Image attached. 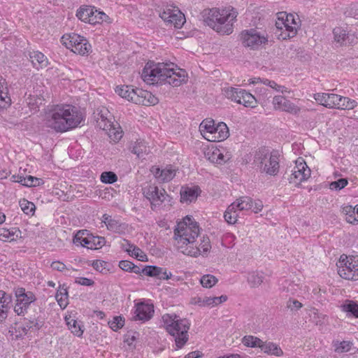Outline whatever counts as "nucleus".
Returning <instances> with one entry per match:
<instances>
[{"instance_id": "aec40b11", "label": "nucleus", "mask_w": 358, "mask_h": 358, "mask_svg": "<svg viewBox=\"0 0 358 358\" xmlns=\"http://www.w3.org/2000/svg\"><path fill=\"white\" fill-rule=\"evenodd\" d=\"M141 78L144 83L149 85H154L157 80V64L153 61H148L141 73Z\"/></svg>"}, {"instance_id": "4be33fe9", "label": "nucleus", "mask_w": 358, "mask_h": 358, "mask_svg": "<svg viewBox=\"0 0 358 358\" xmlns=\"http://www.w3.org/2000/svg\"><path fill=\"white\" fill-rule=\"evenodd\" d=\"M92 234H90L87 230H80L74 236L73 242L77 246H82L87 249L92 250L91 238Z\"/></svg>"}, {"instance_id": "a19ab883", "label": "nucleus", "mask_w": 358, "mask_h": 358, "mask_svg": "<svg viewBox=\"0 0 358 358\" xmlns=\"http://www.w3.org/2000/svg\"><path fill=\"white\" fill-rule=\"evenodd\" d=\"M260 348L264 352L267 354L276 356H280L282 354V350L277 345L271 342L266 343L262 341Z\"/></svg>"}, {"instance_id": "f704fd0d", "label": "nucleus", "mask_w": 358, "mask_h": 358, "mask_svg": "<svg viewBox=\"0 0 358 358\" xmlns=\"http://www.w3.org/2000/svg\"><path fill=\"white\" fill-rule=\"evenodd\" d=\"M143 194L146 199L150 202L151 208L155 210L156 207L155 201H157V186L148 185L143 189Z\"/></svg>"}, {"instance_id": "c756f323", "label": "nucleus", "mask_w": 358, "mask_h": 358, "mask_svg": "<svg viewBox=\"0 0 358 358\" xmlns=\"http://www.w3.org/2000/svg\"><path fill=\"white\" fill-rule=\"evenodd\" d=\"M342 213L345 215V220L350 224H358V205L355 207L345 206L342 208Z\"/></svg>"}, {"instance_id": "423d86ee", "label": "nucleus", "mask_w": 358, "mask_h": 358, "mask_svg": "<svg viewBox=\"0 0 358 358\" xmlns=\"http://www.w3.org/2000/svg\"><path fill=\"white\" fill-rule=\"evenodd\" d=\"M279 157L280 155L277 150L269 152L266 148H262L255 152L254 163L261 173L275 176L280 169Z\"/></svg>"}, {"instance_id": "2f4dec72", "label": "nucleus", "mask_w": 358, "mask_h": 358, "mask_svg": "<svg viewBox=\"0 0 358 358\" xmlns=\"http://www.w3.org/2000/svg\"><path fill=\"white\" fill-rule=\"evenodd\" d=\"M201 132L203 137L208 140L209 136H213L216 134V127L215 126L214 120H203L199 126Z\"/></svg>"}, {"instance_id": "5701e85b", "label": "nucleus", "mask_w": 358, "mask_h": 358, "mask_svg": "<svg viewBox=\"0 0 358 358\" xmlns=\"http://www.w3.org/2000/svg\"><path fill=\"white\" fill-rule=\"evenodd\" d=\"M122 250L127 252L130 256L134 257L141 262L147 259L146 255L137 246L130 243L128 241L124 240L121 244Z\"/></svg>"}, {"instance_id": "79ce46f5", "label": "nucleus", "mask_w": 358, "mask_h": 358, "mask_svg": "<svg viewBox=\"0 0 358 358\" xmlns=\"http://www.w3.org/2000/svg\"><path fill=\"white\" fill-rule=\"evenodd\" d=\"M65 320L69 329L74 335L77 336H81L83 335V330L77 320H74L71 316L66 317Z\"/></svg>"}, {"instance_id": "69168bd1", "label": "nucleus", "mask_w": 358, "mask_h": 358, "mask_svg": "<svg viewBox=\"0 0 358 358\" xmlns=\"http://www.w3.org/2000/svg\"><path fill=\"white\" fill-rule=\"evenodd\" d=\"M142 273L148 276H156L157 266H147L142 269Z\"/></svg>"}, {"instance_id": "58836bf2", "label": "nucleus", "mask_w": 358, "mask_h": 358, "mask_svg": "<svg viewBox=\"0 0 358 358\" xmlns=\"http://www.w3.org/2000/svg\"><path fill=\"white\" fill-rule=\"evenodd\" d=\"M247 279L250 287H257L263 282L264 276L262 273L252 271L248 273Z\"/></svg>"}, {"instance_id": "bf43d9fd", "label": "nucleus", "mask_w": 358, "mask_h": 358, "mask_svg": "<svg viewBox=\"0 0 358 358\" xmlns=\"http://www.w3.org/2000/svg\"><path fill=\"white\" fill-rule=\"evenodd\" d=\"M313 322L317 324H322L326 321V315L320 313L317 309L314 308L310 315Z\"/></svg>"}, {"instance_id": "4c0bfd02", "label": "nucleus", "mask_w": 358, "mask_h": 358, "mask_svg": "<svg viewBox=\"0 0 358 358\" xmlns=\"http://www.w3.org/2000/svg\"><path fill=\"white\" fill-rule=\"evenodd\" d=\"M341 310L347 313L348 316L358 318V303L353 301H346L341 306Z\"/></svg>"}, {"instance_id": "f257e3e1", "label": "nucleus", "mask_w": 358, "mask_h": 358, "mask_svg": "<svg viewBox=\"0 0 358 358\" xmlns=\"http://www.w3.org/2000/svg\"><path fill=\"white\" fill-rule=\"evenodd\" d=\"M82 113L72 105H57L46 115L47 126L57 132L77 127L82 122Z\"/></svg>"}, {"instance_id": "4d7b16f0", "label": "nucleus", "mask_w": 358, "mask_h": 358, "mask_svg": "<svg viewBox=\"0 0 358 358\" xmlns=\"http://www.w3.org/2000/svg\"><path fill=\"white\" fill-rule=\"evenodd\" d=\"M200 282L203 287L210 288L217 283V279L213 275L207 274L202 276Z\"/></svg>"}, {"instance_id": "052dcab7", "label": "nucleus", "mask_w": 358, "mask_h": 358, "mask_svg": "<svg viewBox=\"0 0 358 358\" xmlns=\"http://www.w3.org/2000/svg\"><path fill=\"white\" fill-rule=\"evenodd\" d=\"M348 184V181L345 178H340L336 181L331 182L329 184V188L332 190L338 191L344 188Z\"/></svg>"}, {"instance_id": "412c9836", "label": "nucleus", "mask_w": 358, "mask_h": 358, "mask_svg": "<svg viewBox=\"0 0 358 358\" xmlns=\"http://www.w3.org/2000/svg\"><path fill=\"white\" fill-rule=\"evenodd\" d=\"M333 34L335 41L341 45L347 43L352 44L355 43L357 39V37L354 34H351L350 31H347L342 27L334 28Z\"/></svg>"}, {"instance_id": "864d4df0", "label": "nucleus", "mask_w": 358, "mask_h": 358, "mask_svg": "<svg viewBox=\"0 0 358 358\" xmlns=\"http://www.w3.org/2000/svg\"><path fill=\"white\" fill-rule=\"evenodd\" d=\"M92 46L88 43L87 40L85 38L84 41H80L79 45L73 49V52L80 55H88L91 52Z\"/></svg>"}, {"instance_id": "2eb2a0df", "label": "nucleus", "mask_w": 358, "mask_h": 358, "mask_svg": "<svg viewBox=\"0 0 358 358\" xmlns=\"http://www.w3.org/2000/svg\"><path fill=\"white\" fill-rule=\"evenodd\" d=\"M15 296L17 300L14 310L17 315L24 314L29 306L36 300V296L33 292H26L25 289L22 287L17 288L15 290Z\"/></svg>"}, {"instance_id": "37998d69", "label": "nucleus", "mask_w": 358, "mask_h": 358, "mask_svg": "<svg viewBox=\"0 0 358 358\" xmlns=\"http://www.w3.org/2000/svg\"><path fill=\"white\" fill-rule=\"evenodd\" d=\"M94 8L92 6L80 7L76 13V16L83 22L89 23V19L94 13Z\"/></svg>"}, {"instance_id": "f3484780", "label": "nucleus", "mask_w": 358, "mask_h": 358, "mask_svg": "<svg viewBox=\"0 0 358 358\" xmlns=\"http://www.w3.org/2000/svg\"><path fill=\"white\" fill-rule=\"evenodd\" d=\"M135 320L145 322L149 320L154 315L155 309L152 303L142 301L135 305Z\"/></svg>"}, {"instance_id": "39448f33", "label": "nucleus", "mask_w": 358, "mask_h": 358, "mask_svg": "<svg viewBox=\"0 0 358 358\" xmlns=\"http://www.w3.org/2000/svg\"><path fill=\"white\" fill-rule=\"evenodd\" d=\"M187 80L185 70L173 62H158V85L168 84L178 87Z\"/></svg>"}, {"instance_id": "c85d7f7f", "label": "nucleus", "mask_w": 358, "mask_h": 358, "mask_svg": "<svg viewBox=\"0 0 358 358\" xmlns=\"http://www.w3.org/2000/svg\"><path fill=\"white\" fill-rule=\"evenodd\" d=\"M6 80L0 76V108H6L10 106L11 99L8 96V88L5 86Z\"/></svg>"}, {"instance_id": "a211bd4d", "label": "nucleus", "mask_w": 358, "mask_h": 358, "mask_svg": "<svg viewBox=\"0 0 358 358\" xmlns=\"http://www.w3.org/2000/svg\"><path fill=\"white\" fill-rule=\"evenodd\" d=\"M211 248L210 241L208 236H203L199 246L192 245L187 248L184 251V255L197 257L201 254L208 253Z\"/></svg>"}, {"instance_id": "b1692460", "label": "nucleus", "mask_w": 358, "mask_h": 358, "mask_svg": "<svg viewBox=\"0 0 358 358\" xmlns=\"http://www.w3.org/2000/svg\"><path fill=\"white\" fill-rule=\"evenodd\" d=\"M22 237V232L17 227L0 228V241L4 242L15 241Z\"/></svg>"}, {"instance_id": "6e6552de", "label": "nucleus", "mask_w": 358, "mask_h": 358, "mask_svg": "<svg viewBox=\"0 0 358 358\" xmlns=\"http://www.w3.org/2000/svg\"><path fill=\"white\" fill-rule=\"evenodd\" d=\"M115 92L121 97L136 104L154 106L157 103V97L148 90L136 88L129 85L117 86Z\"/></svg>"}, {"instance_id": "1a4fd4ad", "label": "nucleus", "mask_w": 358, "mask_h": 358, "mask_svg": "<svg viewBox=\"0 0 358 358\" xmlns=\"http://www.w3.org/2000/svg\"><path fill=\"white\" fill-rule=\"evenodd\" d=\"M338 273L343 279L358 280V256L343 254L337 263Z\"/></svg>"}, {"instance_id": "9d476101", "label": "nucleus", "mask_w": 358, "mask_h": 358, "mask_svg": "<svg viewBox=\"0 0 358 358\" xmlns=\"http://www.w3.org/2000/svg\"><path fill=\"white\" fill-rule=\"evenodd\" d=\"M223 94L227 99L239 104H243L245 107L255 108L257 104L255 97L241 88L233 87L224 88L223 90Z\"/></svg>"}, {"instance_id": "7c9ffc66", "label": "nucleus", "mask_w": 358, "mask_h": 358, "mask_svg": "<svg viewBox=\"0 0 358 358\" xmlns=\"http://www.w3.org/2000/svg\"><path fill=\"white\" fill-rule=\"evenodd\" d=\"M199 196L198 187H185L180 192V201L189 203L195 201Z\"/></svg>"}, {"instance_id": "603ef678", "label": "nucleus", "mask_w": 358, "mask_h": 358, "mask_svg": "<svg viewBox=\"0 0 358 358\" xmlns=\"http://www.w3.org/2000/svg\"><path fill=\"white\" fill-rule=\"evenodd\" d=\"M280 289L287 294V296H291L296 294L298 290V285L290 280H285Z\"/></svg>"}, {"instance_id": "9b49d317", "label": "nucleus", "mask_w": 358, "mask_h": 358, "mask_svg": "<svg viewBox=\"0 0 358 358\" xmlns=\"http://www.w3.org/2000/svg\"><path fill=\"white\" fill-rule=\"evenodd\" d=\"M310 169L305 161L301 158H299L296 161V165L291 171V173L288 174L286 172L282 178L287 179L289 183L297 186L310 178Z\"/></svg>"}, {"instance_id": "dca6fc26", "label": "nucleus", "mask_w": 358, "mask_h": 358, "mask_svg": "<svg viewBox=\"0 0 358 358\" xmlns=\"http://www.w3.org/2000/svg\"><path fill=\"white\" fill-rule=\"evenodd\" d=\"M272 103L275 110L286 112L294 115H298L301 111L300 107L281 95L275 96L273 99Z\"/></svg>"}, {"instance_id": "de8ad7c7", "label": "nucleus", "mask_w": 358, "mask_h": 358, "mask_svg": "<svg viewBox=\"0 0 358 358\" xmlns=\"http://www.w3.org/2000/svg\"><path fill=\"white\" fill-rule=\"evenodd\" d=\"M131 151L139 159H145V155H148L147 147L143 143H135L134 145L131 147Z\"/></svg>"}, {"instance_id": "6ab92c4d", "label": "nucleus", "mask_w": 358, "mask_h": 358, "mask_svg": "<svg viewBox=\"0 0 358 358\" xmlns=\"http://www.w3.org/2000/svg\"><path fill=\"white\" fill-rule=\"evenodd\" d=\"M341 96L331 93H317L315 94V99L322 106L329 108H338Z\"/></svg>"}, {"instance_id": "3c124183", "label": "nucleus", "mask_w": 358, "mask_h": 358, "mask_svg": "<svg viewBox=\"0 0 358 358\" xmlns=\"http://www.w3.org/2000/svg\"><path fill=\"white\" fill-rule=\"evenodd\" d=\"M339 103L338 109L341 110H351L357 106V102L355 100L343 96H341Z\"/></svg>"}, {"instance_id": "c9c22d12", "label": "nucleus", "mask_w": 358, "mask_h": 358, "mask_svg": "<svg viewBox=\"0 0 358 358\" xmlns=\"http://www.w3.org/2000/svg\"><path fill=\"white\" fill-rule=\"evenodd\" d=\"M102 222L105 224L107 229L113 232H118L121 230V224L117 220L113 219L110 215L103 214L102 216Z\"/></svg>"}, {"instance_id": "0e129e2a", "label": "nucleus", "mask_w": 358, "mask_h": 358, "mask_svg": "<svg viewBox=\"0 0 358 358\" xmlns=\"http://www.w3.org/2000/svg\"><path fill=\"white\" fill-rule=\"evenodd\" d=\"M172 276L171 272L167 273L165 268L158 267V279L159 280H168Z\"/></svg>"}, {"instance_id": "bb28decb", "label": "nucleus", "mask_w": 358, "mask_h": 358, "mask_svg": "<svg viewBox=\"0 0 358 358\" xmlns=\"http://www.w3.org/2000/svg\"><path fill=\"white\" fill-rule=\"evenodd\" d=\"M29 59L34 67L36 69H42L48 65V58L39 51H31L29 53Z\"/></svg>"}, {"instance_id": "680f3d73", "label": "nucleus", "mask_w": 358, "mask_h": 358, "mask_svg": "<svg viewBox=\"0 0 358 358\" xmlns=\"http://www.w3.org/2000/svg\"><path fill=\"white\" fill-rule=\"evenodd\" d=\"M90 238L92 239L91 244L93 245L92 250H96L99 248H101L105 245L106 240L104 237L94 236L92 235V236Z\"/></svg>"}, {"instance_id": "cd10ccee", "label": "nucleus", "mask_w": 358, "mask_h": 358, "mask_svg": "<svg viewBox=\"0 0 358 358\" xmlns=\"http://www.w3.org/2000/svg\"><path fill=\"white\" fill-rule=\"evenodd\" d=\"M229 135V129L224 122H220L216 126V134L213 136H209L208 141L212 142H219L225 140Z\"/></svg>"}, {"instance_id": "774afa93", "label": "nucleus", "mask_w": 358, "mask_h": 358, "mask_svg": "<svg viewBox=\"0 0 358 358\" xmlns=\"http://www.w3.org/2000/svg\"><path fill=\"white\" fill-rule=\"evenodd\" d=\"M51 268L58 271H64V270L68 269L64 263L59 261L53 262L51 264Z\"/></svg>"}, {"instance_id": "13d9d810", "label": "nucleus", "mask_w": 358, "mask_h": 358, "mask_svg": "<svg viewBox=\"0 0 358 358\" xmlns=\"http://www.w3.org/2000/svg\"><path fill=\"white\" fill-rule=\"evenodd\" d=\"M100 179L103 183L113 184L117 180V176L113 172L105 171L101 173Z\"/></svg>"}, {"instance_id": "49530a36", "label": "nucleus", "mask_w": 358, "mask_h": 358, "mask_svg": "<svg viewBox=\"0 0 358 358\" xmlns=\"http://www.w3.org/2000/svg\"><path fill=\"white\" fill-rule=\"evenodd\" d=\"M352 343L348 341H334V351L338 353L348 352L351 350Z\"/></svg>"}, {"instance_id": "a18cd8bd", "label": "nucleus", "mask_w": 358, "mask_h": 358, "mask_svg": "<svg viewBox=\"0 0 358 358\" xmlns=\"http://www.w3.org/2000/svg\"><path fill=\"white\" fill-rule=\"evenodd\" d=\"M18 182L27 187H36L43 184V180L41 178H36L31 176L20 177Z\"/></svg>"}, {"instance_id": "f03ea898", "label": "nucleus", "mask_w": 358, "mask_h": 358, "mask_svg": "<svg viewBox=\"0 0 358 358\" xmlns=\"http://www.w3.org/2000/svg\"><path fill=\"white\" fill-rule=\"evenodd\" d=\"M202 14L205 23L217 33L229 35L233 32L238 14L234 8L206 9Z\"/></svg>"}, {"instance_id": "338daca9", "label": "nucleus", "mask_w": 358, "mask_h": 358, "mask_svg": "<svg viewBox=\"0 0 358 358\" xmlns=\"http://www.w3.org/2000/svg\"><path fill=\"white\" fill-rule=\"evenodd\" d=\"M133 263L127 260H122L119 262V267L125 271L130 272Z\"/></svg>"}, {"instance_id": "c03bdc74", "label": "nucleus", "mask_w": 358, "mask_h": 358, "mask_svg": "<svg viewBox=\"0 0 358 358\" xmlns=\"http://www.w3.org/2000/svg\"><path fill=\"white\" fill-rule=\"evenodd\" d=\"M237 210L235 208L234 205H229L224 213L225 221L229 224H235L237 221L238 214Z\"/></svg>"}, {"instance_id": "393cba45", "label": "nucleus", "mask_w": 358, "mask_h": 358, "mask_svg": "<svg viewBox=\"0 0 358 358\" xmlns=\"http://www.w3.org/2000/svg\"><path fill=\"white\" fill-rule=\"evenodd\" d=\"M85 38L77 34L71 33L64 35L62 37V42L67 48L71 49L73 52V49L79 45L80 41H84Z\"/></svg>"}, {"instance_id": "e433bc0d", "label": "nucleus", "mask_w": 358, "mask_h": 358, "mask_svg": "<svg viewBox=\"0 0 358 358\" xmlns=\"http://www.w3.org/2000/svg\"><path fill=\"white\" fill-rule=\"evenodd\" d=\"M176 169L171 165L167 166L160 171L158 176V181L167 182L171 181L176 176Z\"/></svg>"}, {"instance_id": "ea45409f", "label": "nucleus", "mask_w": 358, "mask_h": 358, "mask_svg": "<svg viewBox=\"0 0 358 358\" xmlns=\"http://www.w3.org/2000/svg\"><path fill=\"white\" fill-rule=\"evenodd\" d=\"M56 300L62 308H65L68 305V292L67 289L64 287V285L59 286L55 295Z\"/></svg>"}, {"instance_id": "0eeeda50", "label": "nucleus", "mask_w": 358, "mask_h": 358, "mask_svg": "<svg viewBox=\"0 0 358 358\" xmlns=\"http://www.w3.org/2000/svg\"><path fill=\"white\" fill-rule=\"evenodd\" d=\"M300 25V20L298 16L295 17L292 13L288 14L285 12H280L278 13L275 34L278 39L286 40L296 35Z\"/></svg>"}, {"instance_id": "ddd939ff", "label": "nucleus", "mask_w": 358, "mask_h": 358, "mask_svg": "<svg viewBox=\"0 0 358 358\" xmlns=\"http://www.w3.org/2000/svg\"><path fill=\"white\" fill-rule=\"evenodd\" d=\"M159 16L163 23L169 27L180 29L185 22V15L176 7L166 6Z\"/></svg>"}, {"instance_id": "09e8293b", "label": "nucleus", "mask_w": 358, "mask_h": 358, "mask_svg": "<svg viewBox=\"0 0 358 358\" xmlns=\"http://www.w3.org/2000/svg\"><path fill=\"white\" fill-rule=\"evenodd\" d=\"M94 13L91 16V18L89 19V23L91 24H99L103 22H106L108 19V16L106 15L102 11L97 10L95 8H94Z\"/></svg>"}, {"instance_id": "4468645a", "label": "nucleus", "mask_w": 358, "mask_h": 358, "mask_svg": "<svg viewBox=\"0 0 358 358\" xmlns=\"http://www.w3.org/2000/svg\"><path fill=\"white\" fill-rule=\"evenodd\" d=\"M241 39L244 46L253 50L258 49L268 43L267 36L253 29L243 31L241 33Z\"/></svg>"}, {"instance_id": "473e14b6", "label": "nucleus", "mask_w": 358, "mask_h": 358, "mask_svg": "<svg viewBox=\"0 0 358 358\" xmlns=\"http://www.w3.org/2000/svg\"><path fill=\"white\" fill-rule=\"evenodd\" d=\"M231 205H234L235 208L239 211L252 210L253 201L249 196H241L232 203Z\"/></svg>"}, {"instance_id": "7ed1b4c3", "label": "nucleus", "mask_w": 358, "mask_h": 358, "mask_svg": "<svg viewBox=\"0 0 358 358\" xmlns=\"http://www.w3.org/2000/svg\"><path fill=\"white\" fill-rule=\"evenodd\" d=\"M191 323L186 318H181L175 313L164 314L162 317V326L172 336L176 350L182 348L189 341Z\"/></svg>"}, {"instance_id": "72a5a7b5", "label": "nucleus", "mask_w": 358, "mask_h": 358, "mask_svg": "<svg viewBox=\"0 0 358 358\" xmlns=\"http://www.w3.org/2000/svg\"><path fill=\"white\" fill-rule=\"evenodd\" d=\"M158 206L162 205V208L166 210H170L172 203L173 197L169 195L164 189H158Z\"/></svg>"}, {"instance_id": "a878e982", "label": "nucleus", "mask_w": 358, "mask_h": 358, "mask_svg": "<svg viewBox=\"0 0 358 358\" xmlns=\"http://www.w3.org/2000/svg\"><path fill=\"white\" fill-rule=\"evenodd\" d=\"M10 303V296L3 291H0V322L7 317Z\"/></svg>"}, {"instance_id": "8fccbe9b", "label": "nucleus", "mask_w": 358, "mask_h": 358, "mask_svg": "<svg viewBox=\"0 0 358 358\" xmlns=\"http://www.w3.org/2000/svg\"><path fill=\"white\" fill-rule=\"evenodd\" d=\"M242 343L244 345L250 348H259L262 345V341L253 336H245L242 338Z\"/></svg>"}, {"instance_id": "f8f14e48", "label": "nucleus", "mask_w": 358, "mask_h": 358, "mask_svg": "<svg viewBox=\"0 0 358 358\" xmlns=\"http://www.w3.org/2000/svg\"><path fill=\"white\" fill-rule=\"evenodd\" d=\"M108 110L104 107L97 109V113L95 115L97 127L101 129L108 131L110 137L113 135V140L117 141L122 138V131L116 130L115 126L111 120Z\"/></svg>"}, {"instance_id": "5fc2aeb1", "label": "nucleus", "mask_w": 358, "mask_h": 358, "mask_svg": "<svg viewBox=\"0 0 358 358\" xmlns=\"http://www.w3.org/2000/svg\"><path fill=\"white\" fill-rule=\"evenodd\" d=\"M108 325L112 330L117 331L124 327V318L121 315L115 316L111 321L108 322Z\"/></svg>"}, {"instance_id": "20e7f679", "label": "nucleus", "mask_w": 358, "mask_h": 358, "mask_svg": "<svg viewBox=\"0 0 358 358\" xmlns=\"http://www.w3.org/2000/svg\"><path fill=\"white\" fill-rule=\"evenodd\" d=\"M199 234V227L192 216H186L178 222L174 229L176 247L182 253L187 248L194 244Z\"/></svg>"}, {"instance_id": "6e6d98bb", "label": "nucleus", "mask_w": 358, "mask_h": 358, "mask_svg": "<svg viewBox=\"0 0 358 358\" xmlns=\"http://www.w3.org/2000/svg\"><path fill=\"white\" fill-rule=\"evenodd\" d=\"M20 206L22 210L27 215H33L36 208L34 203L27 199L20 201Z\"/></svg>"}, {"instance_id": "e2e57ef3", "label": "nucleus", "mask_w": 358, "mask_h": 358, "mask_svg": "<svg viewBox=\"0 0 358 358\" xmlns=\"http://www.w3.org/2000/svg\"><path fill=\"white\" fill-rule=\"evenodd\" d=\"M75 282L84 286H92L94 283L92 280L84 277L76 278Z\"/></svg>"}]
</instances>
